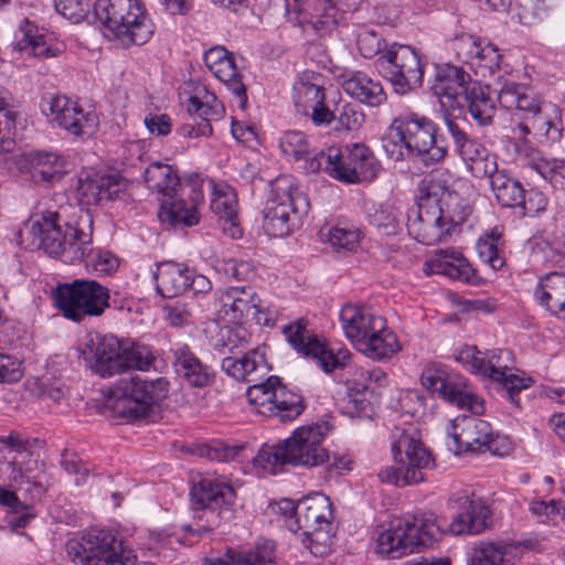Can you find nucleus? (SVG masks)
I'll return each instance as SVG.
<instances>
[{"instance_id": "nucleus-55", "label": "nucleus", "mask_w": 565, "mask_h": 565, "mask_svg": "<svg viewBox=\"0 0 565 565\" xmlns=\"http://www.w3.org/2000/svg\"><path fill=\"white\" fill-rule=\"evenodd\" d=\"M456 360L473 374L482 376L486 372L484 353L480 352L476 345H465L457 353Z\"/></svg>"}, {"instance_id": "nucleus-9", "label": "nucleus", "mask_w": 565, "mask_h": 565, "mask_svg": "<svg viewBox=\"0 0 565 565\" xmlns=\"http://www.w3.org/2000/svg\"><path fill=\"white\" fill-rule=\"evenodd\" d=\"M94 14L103 26L124 42L142 45L153 33V25L139 0H96Z\"/></svg>"}, {"instance_id": "nucleus-16", "label": "nucleus", "mask_w": 565, "mask_h": 565, "mask_svg": "<svg viewBox=\"0 0 565 565\" xmlns=\"http://www.w3.org/2000/svg\"><path fill=\"white\" fill-rule=\"evenodd\" d=\"M191 495L195 505L193 522L183 530L193 535L211 532L220 523L221 513L217 509L231 507L235 501V492L224 480L203 478L192 488Z\"/></svg>"}, {"instance_id": "nucleus-31", "label": "nucleus", "mask_w": 565, "mask_h": 565, "mask_svg": "<svg viewBox=\"0 0 565 565\" xmlns=\"http://www.w3.org/2000/svg\"><path fill=\"white\" fill-rule=\"evenodd\" d=\"M122 184L118 175L94 174L79 178L77 194L84 204L104 205L118 198Z\"/></svg>"}, {"instance_id": "nucleus-10", "label": "nucleus", "mask_w": 565, "mask_h": 565, "mask_svg": "<svg viewBox=\"0 0 565 565\" xmlns=\"http://www.w3.org/2000/svg\"><path fill=\"white\" fill-rule=\"evenodd\" d=\"M86 349L92 355L90 369L100 377H110L131 369L148 370L153 362L149 352L130 347L114 335H92Z\"/></svg>"}, {"instance_id": "nucleus-14", "label": "nucleus", "mask_w": 565, "mask_h": 565, "mask_svg": "<svg viewBox=\"0 0 565 565\" xmlns=\"http://www.w3.org/2000/svg\"><path fill=\"white\" fill-rule=\"evenodd\" d=\"M437 533L438 526L429 518L413 515L398 519L380 533L376 548L382 555L399 558L430 545Z\"/></svg>"}, {"instance_id": "nucleus-30", "label": "nucleus", "mask_w": 565, "mask_h": 565, "mask_svg": "<svg viewBox=\"0 0 565 565\" xmlns=\"http://www.w3.org/2000/svg\"><path fill=\"white\" fill-rule=\"evenodd\" d=\"M222 371L241 382H254L257 375H265L270 370L264 348H254L238 355L225 356L221 363Z\"/></svg>"}, {"instance_id": "nucleus-63", "label": "nucleus", "mask_w": 565, "mask_h": 565, "mask_svg": "<svg viewBox=\"0 0 565 565\" xmlns=\"http://www.w3.org/2000/svg\"><path fill=\"white\" fill-rule=\"evenodd\" d=\"M515 152L518 160L537 171V167L545 161L540 157V152L529 145L525 140H520L515 143Z\"/></svg>"}, {"instance_id": "nucleus-35", "label": "nucleus", "mask_w": 565, "mask_h": 565, "mask_svg": "<svg viewBox=\"0 0 565 565\" xmlns=\"http://www.w3.org/2000/svg\"><path fill=\"white\" fill-rule=\"evenodd\" d=\"M350 171L344 183L355 184L373 180L380 170V164L373 152L363 143H353L343 149Z\"/></svg>"}, {"instance_id": "nucleus-62", "label": "nucleus", "mask_w": 565, "mask_h": 565, "mask_svg": "<svg viewBox=\"0 0 565 565\" xmlns=\"http://www.w3.org/2000/svg\"><path fill=\"white\" fill-rule=\"evenodd\" d=\"M547 200L540 191H530L527 198L524 195V203H521V214L524 216H535L537 213L545 211Z\"/></svg>"}, {"instance_id": "nucleus-1", "label": "nucleus", "mask_w": 565, "mask_h": 565, "mask_svg": "<svg viewBox=\"0 0 565 565\" xmlns=\"http://www.w3.org/2000/svg\"><path fill=\"white\" fill-rule=\"evenodd\" d=\"M447 169L431 170L419 184L417 205L407 215L408 234L417 242L434 245L446 242L471 214L472 207L450 191Z\"/></svg>"}, {"instance_id": "nucleus-36", "label": "nucleus", "mask_w": 565, "mask_h": 565, "mask_svg": "<svg viewBox=\"0 0 565 565\" xmlns=\"http://www.w3.org/2000/svg\"><path fill=\"white\" fill-rule=\"evenodd\" d=\"M465 503H467L465 510L458 513L448 525L449 532L454 535L481 533L489 524V509L480 499L466 498Z\"/></svg>"}, {"instance_id": "nucleus-54", "label": "nucleus", "mask_w": 565, "mask_h": 565, "mask_svg": "<svg viewBox=\"0 0 565 565\" xmlns=\"http://www.w3.org/2000/svg\"><path fill=\"white\" fill-rule=\"evenodd\" d=\"M537 172L554 188L565 190V159L542 161V164L537 167Z\"/></svg>"}, {"instance_id": "nucleus-59", "label": "nucleus", "mask_w": 565, "mask_h": 565, "mask_svg": "<svg viewBox=\"0 0 565 565\" xmlns=\"http://www.w3.org/2000/svg\"><path fill=\"white\" fill-rule=\"evenodd\" d=\"M22 375V362L15 356L0 353V383L18 382Z\"/></svg>"}, {"instance_id": "nucleus-41", "label": "nucleus", "mask_w": 565, "mask_h": 565, "mask_svg": "<svg viewBox=\"0 0 565 565\" xmlns=\"http://www.w3.org/2000/svg\"><path fill=\"white\" fill-rule=\"evenodd\" d=\"M467 103V108L473 120L480 126L492 124L495 105L489 95V86L480 83H471L461 102Z\"/></svg>"}, {"instance_id": "nucleus-22", "label": "nucleus", "mask_w": 565, "mask_h": 565, "mask_svg": "<svg viewBox=\"0 0 565 565\" xmlns=\"http://www.w3.org/2000/svg\"><path fill=\"white\" fill-rule=\"evenodd\" d=\"M514 359L512 352L507 349H495L484 353V369L482 376L495 381L502 386L504 396L520 407L519 393L531 386L532 379L519 376L512 373Z\"/></svg>"}, {"instance_id": "nucleus-21", "label": "nucleus", "mask_w": 565, "mask_h": 565, "mask_svg": "<svg viewBox=\"0 0 565 565\" xmlns=\"http://www.w3.org/2000/svg\"><path fill=\"white\" fill-rule=\"evenodd\" d=\"M475 415L458 416L451 422L447 445L454 452L492 450L494 433L491 425Z\"/></svg>"}, {"instance_id": "nucleus-3", "label": "nucleus", "mask_w": 565, "mask_h": 565, "mask_svg": "<svg viewBox=\"0 0 565 565\" xmlns=\"http://www.w3.org/2000/svg\"><path fill=\"white\" fill-rule=\"evenodd\" d=\"M143 177L148 189L158 195V216L162 223L183 228L200 222L199 206L203 203L204 195L198 175L190 179L189 201L184 198V188L173 166L160 161L152 162L146 168Z\"/></svg>"}, {"instance_id": "nucleus-8", "label": "nucleus", "mask_w": 565, "mask_h": 565, "mask_svg": "<svg viewBox=\"0 0 565 565\" xmlns=\"http://www.w3.org/2000/svg\"><path fill=\"white\" fill-rule=\"evenodd\" d=\"M308 201L291 175H279L270 181L263 210V227L268 235L285 237L295 226V220L308 211Z\"/></svg>"}, {"instance_id": "nucleus-51", "label": "nucleus", "mask_w": 565, "mask_h": 565, "mask_svg": "<svg viewBox=\"0 0 565 565\" xmlns=\"http://www.w3.org/2000/svg\"><path fill=\"white\" fill-rule=\"evenodd\" d=\"M505 545L484 542L475 548L470 565H501L504 561Z\"/></svg>"}, {"instance_id": "nucleus-13", "label": "nucleus", "mask_w": 565, "mask_h": 565, "mask_svg": "<svg viewBox=\"0 0 565 565\" xmlns=\"http://www.w3.org/2000/svg\"><path fill=\"white\" fill-rule=\"evenodd\" d=\"M295 512L297 530L302 531L303 542L315 555L324 554L332 543V504L322 493H312L298 501H287Z\"/></svg>"}, {"instance_id": "nucleus-28", "label": "nucleus", "mask_w": 565, "mask_h": 565, "mask_svg": "<svg viewBox=\"0 0 565 565\" xmlns=\"http://www.w3.org/2000/svg\"><path fill=\"white\" fill-rule=\"evenodd\" d=\"M68 162L64 156L52 151L25 153L20 170L28 173L35 183H52L68 172Z\"/></svg>"}, {"instance_id": "nucleus-42", "label": "nucleus", "mask_w": 565, "mask_h": 565, "mask_svg": "<svg viewBox=\"0 0 565 565\" xmlns=\"http://www.w3.org/2000/svg\"><path fill=\"white\" fill-rule=\"evenodd\" d=\"M13 49L19 52L28 51L36 57H51L56 55V52L46 44L44 36L39 33L38 28L32 25L29 20H23L21 23L15 34Z\"/></svg>"}, {"instance_id": "nucleus-19", "label": "nucleus", "mask_w": 565, "mask_h": 565, "mask_svg": "<svg viewBox=\"0 0 565 565\" xmlns=\"http://www.w3.org/2000/svg\"><path fill=\"white\" fill-rule=\"evenodd\" d=\"M41 108L47 120L73 137L93 132L98 126L94 111H86L77 102L65 95L44 97Z\"/></svg>"}, {"instance_id": "nucleus-38", "label": "nucleus", "mask_w": 565, "mask_h": 565, "mask_svg": "<svg viewBox=\"0 0 565 565\" xmlns=\"http://www.w3.org/2000/svg\"><path fill=\"white\" fill-rule=\"evenodd\" d=\"M534 297L552 313L565 317V274L558 271L546 274L534 289Z\"/></svg>"}, {"instance_id": "nucleus-15", "label": "nucleus", "mask_w": 565, "mask_h": 565, "mask_svg": "<svg viewBox=\"0 0 565 565\" xmlns=\"http://www.w3.org/2000/svg\"><path fill=\"white\" fill-rule=\"evenodd\" d=\"M498 102L505 109H514L521 118L530 120L533 134L546 140L556 141L561 138V129L548 117L546 107H542L534 94L522 84L509 81L503 76L497 79Z\"/></svg>"}, {"instance_id": "nucleus-61", "label": "nucleus", "mask_w": 565, "mask_h": 565, "mask_svg": "<svg viewBox=\"0 0 565 565\" xmlns=\"http://www.w3.org/2000/svg\"><path fill=\"white\" fill-rule=\"evenodd\" d=\"M164 311L167 312V319L174 327H182L191 322L192 312L188 305L182 301L166 305Z\"/></svg>"}, {"instance_id": "nucleus-48", "label": "nucleus", "mask_w": 565, "mask_h": 565, "mask_svg": "<svg viewBox=\"0 0 565 565\" xmlns=\"http://www.w3.org/2000/svg\"><path fill=\"white\" fill-rule=\"evenodd\" d=\"M501 234L492 231L477 242V250L480 259L493 270L501 269L504 265L501 248Z\"/></svg>"}, {"instance_id": "nucleus-33", "label": "nucleus", "mask_w": 565, "mask_h": 565, "mask_svg": "<svg viewBox=\"0 0 565 565\" xmlns=\"http://www.w3.org/2000/svg\"><path fill=\"white\" fill-rule=\"evenodd\" d=\"M424 266L427 275L439 274L466 281L470 279L473 271L462 253L455 248L435 250L434 256L426 260Z\"/></svg>"}, {"instance_id": "nucleus-26", "label": "nucleus", "mask_w": 565, "mask_h": 565, "mask_svg": "<svg viewBox=\"0 0 565 565\" xmlns=\"http://www.w3.org/2000/svg\"><path fill=\"white\" fill-rule=\"evenodd\" d=\"M470 76L462 68L446 64L436 70L431 92L441 108L455 109L462 106L461 99L470 87Z\"/></svg>"}, {"instance_id": "nucleus-32", "label": "nucleus", "mask_w": 565, "mask_h": 565, "mask_svg": "<svg viewBox=\"0 0 565 565\" xmlns=\"http://www.w3.org/2000/svg\"><path fill=\"white\" fill-rule=\"evenodd\" d=\"M343 90L365 105L376 107L386 100L382 84L361 71H345L340 75Z\"/></svg>"}, {"instance_id": "nucleus-57", "label": "nucleus", "mask_w": 565, "mask_h": 565, "mask_svg": "<svg viewBox=\"0 0 565 565\" xmlns=\"http://www.w3.org/2000/svg\"><path fill=\"white\" fill-rule=\"evenodd\" d=\"M519 17L524 24H534L546 15L544 0H518Z\"/></svg>"}, {"instance_id": "nucleus-11", "label": "nucleus", "mask_w": 565, "mask_h": 565, "mask_svg": "<svg viewBox=\"0 0 565 565\" xmlns=\"http://www.w3.org/2000/svg\"><path fill=\"white\" fill-rule=\"evenodd\" d=\"M394 465L380 470L382 482L396 487L417 484L425 480V471L434 467V459L414 434L401 431L392 443Z\"/></svg>"}, {"instance_id": "nucleus-56", "label": "nucleus", "mask_w": 565, "mask_h": 565, "mask_svg": "<svg viewBox=\"0 0 565 565\" xmlns=\"http://www.w3.org/2000/svg\"><path fill=\"white\" fill-rule=\"evenodd\" d=\"M356 46L363 57L372 58L382 52V40L373 30L361 29L356 34Z\"/></svg>"}, {"instance_id": "nucleus-20", "label": "nucleus", "mask_w": 565, "mask_h": 565, "mask_svg": "<svg viewBox=\"0 0 565 565\" xmlns=\"http://www.w3.org/2000/svg\"><path fill=\"white\" fill-rule=\"evenodd\" d=\"M282 332L288 343L298 353L311 358L327 373L345 366V361L350 358L348 351L340 350L335 354L317 337L311 335L303 319H298L285 326Z\"/></svg>"}, {"instance_id": "nucleus-50", "label": "nucleus", "mask_w": 565, "mask_h": 565, "mask_svg": "<svg viewBox=\"0 0 565 565\" xmlns=\"http://www.w3.org/2000/svg\"><path fill=\"white\" fill-rule=\"evenodd\" d=\"M403 212L393 204L380 205L372 215V224L382 230L385 235H395L401 230Z\"/></svg>"}, {"instance_id": "nucleus-58", "label": "nucleus", "mask_w": 565, "mask_h": 565, "mask_svg": "<svg viewBox=\"0 0 565 565\" xmlns=\"http://www.w3.org/2000/svg\"><path fill=\"white\" fill-rule=\"evenodd\" d=\"M335 119L340 128L345 130H356L364 122V114L352 104H344L338 109Z\"/></svg>"}, {"instance_id": "nucleus-12", "label": "nucleus", "mask_w": 565, "mask_h": 565, "mask_svg": "<svg viewBox=\"0 0 565 565\" xmlns=\"http://www.w3.org/2000/svg\"><path fill=\"white\" fill-rule=\"evenodd\" d=\"M53 300L63 316L75 322H82L86 317H99L111 307L108 288L93 279L58 285Z\"/></svg>"}, {"instance_id": "nucleus-43", "label": "nucleus", "mask_w": 565, "mask_h": 565, "mask_svg": "<svg viewBox=\"0 0 565 565\" xmlns=\"http://www.w3.org/2000/svg\"><path fill=\"white\" fill-rule=\"evenodd\" d=\"M280 384V379L276 375L268 376L264 382L250 385L246 391V397L255 411L263 416H274L275 387Z\"/></svg>"}, {"instance_id": "nucleus-34", "label": "nucleus", "mask_w": 565, "mask_h": 565, "mask_svg": "<svg viewBox=\"0 0 565 565\" xmlns=\"http://www.w3.org/2000/svg\"><path fill=\"white\" fill-rule=\"evenodd\" d=\"M211 210L223 221V231L232 238L242 236V230L236 222L237 216V199L232 186L225 183L215 184L213 186L211 198Z\"/></svg>"}, {"instance_id": "nucleus-29", "label": "nucleus", "mask_w": 565, "mask_h": 565, "mask_svg": "<svg viewBox=\"0 0 565 565\" xmlns=\"http://www.w3.org/2000/svg\"><path fill=\"white\" fill-rule=\"evenodd\" d=\"M171 351L175 373L190 386L205 387L213 383L214 371L204 364L188 344L178 343Z\"/></svg>"}, {"instance_id": "nucleus-24", "label": "nucleus", "mask_w": 565, "mask_h": 565, "mask_svg": "<svg viewBox=\"0 0 565 565\" xmlns=\"http://www.w3.org/2000/svg\"><path fill=\"white\" fill-rule=\"evenodd\" d=\"M220 301L231 322L241 323L250 318L257 324L268 326V319L259 306L260 299L253 287H230L221 295Z\"/></svg>"}, {"instance_id": "nucleus-44", "label": "nucleus", "mask_w": 565, "mask_h": 565, "mask_svg": "<svg viewBox=\"0 0 565 565\" xmlns=\"http://www.w3.org/2000/svg\"><path fill=\"white\" fill-rule=\"evenodd\" d=\"M321 76L312 74L302 76L295 85V105L307 114L309 108L324 102L326 94L322 87Z\"/></svg>"}, {"instance_id": "nucleus-52", "label": "nucleus", "mask_w": 565, "mask_h": 565, "mask_svg": "<svg viewBox=\"0 0 565 565\" xmlns=\"http://www.w3.org/2000/svg\"><path fill=\"white\" fill-rule=\"evenodd\" d=\"M484 41L471 34H461L454 40L452 49L458 58L463 63L472 65V62L481 54Z\"/></svg>"}, {"instance_id": "nucleus-64", "label": "nucleus", "mask_w": 565, "mask_h": 565, "mask_svg": "<svg viewBox=\"0 0 565 565\" xmlns=\"http://www.w3.org/2000/svg\"><path fill=\"white\" fill-rule=\"evenodd\" d=\"M224 271L227 276H231L237 280H248L253 275L254 270L249 263L244 260L228 259L224 263Z\"/></svg>"}, {"instance_id": "nucleus-18", "label": "nucleus", "mask_w": 565, "mask_h": 565, "mask_svg": "<svg viewBox=\"0 0 565 565\" xmlns=\"http://www.w3.org/2000/svg\"><path fill=\"white\" fill-rule=\"evenodd\" d=\"M420 382L427 391L461 409H468L471 414L483 413V401L468 390L462 376L450 372L443 363H427L422 371Z\"/></svg>"}, {"instance_id": "nucleus-17", "label": "nucleus", "mask_w": 565, "mask_h": 565, "mask_svg": "<svg viewBox=\"0 0 565 565\" xmlns=\"http://www.w3.org/2000/svg\"><path fill=\"white\" fill-rule=\"evenodd\" d=\"M375 65L397 94H407L423 83L424 68L420 57L409 45L393 43L379 56Z\"/></svg>"}, {"instance_id": "nucleus-23", "label": "nucleus", "mask_w": 565, "mask_h": 565, "mask_svg": "<svg viewBox=\"0 0 565 565\" xmlns=\"http://www.w3.org/2000/svg\"><path fill=\"white\" fill-rule=\"evenodd\" d=\"M446 126L456 151L473 177L487 178L495 172L498 168L495 157L482 143L470 138L456 121L449 118H446Z\"/></svg>"}, {"instance_id": "nucleus-46", "label": "nucleus", "mask_w": 565, "mask_h": 565, "mask_svg": "<svg viewBox=\"0 0 565 565\" xmlns=\"http://www.w3.org/2000/svg\"><path fill=\"white\" fill-rule=\"evenodd\" d=\"M274 404L277 406L274 416L281 419H294L305 409L302 396L291 390H288L281 382L275 387Z\"/></svg>"}, {"instance_id": "nucleus-45", "label": "nucleus", "mask_w": 565, "mask_h": 565, "mask_svg": "<svg viewBox=\"0 0 565 565\" xmlns=\"http://www.w3.org/2000/svg\"><path fill=\"white\" fill-rule=\"evenodd\" d=\"M279 147L285 156L294 159L295 161H302V167L307 160L315 156V150L308 137L299 130H290L285 132L280 140Z\"/></svg>"}, {"instance_id": "nucleus-7", "label": "nucleus", "mask_w": 565, "mask_h": 565, "mask_svg": "<svg viewBox=\"0 0 565 565\" xmlns=\"http://www.w3.org/2000/svg\"><path fill=\"white\" fill-rule=\"evenodd\" d=\"M169 382L163 377L145 380L138 375L121 377L105 394V405L114 417L129 422L149 415L153 404L162 401L168 393Z\"/></svg>"}, {"instance_id": "nucleus-60", "label": "nucleus", "mask_w": 565, "mask_h": 565, "mask_svg": "<svg viewBox=\"0 0 565 565\" xmlns=\"http://www.w3.org/2000/svg\"><path fill=\"white\" fill-rule=\"evenodd\" d=\"M86 6L81 0H55L56 11L73 23H78L85 18Z\"/></svg>"}, {"instance_id": "nucleus-53", "label": "nucleus", "mask_w": 565, "mask_h": 565, "mask_svg": "<svg viewBox=\"0 0 565 565\" xmlns=\"http://www.w3.org/2000/svg\"><path fill=\"white\" fill-rule=\"evenodd\" d=\"M238 565H276L274 542L266 540L256 544L239 558Z\"/></svg>"}, {"instance_id": "nucleus-40", "label": "nucleus", "mask_w": 565, "mask_h": 565, "mask_svg": "<svg viewBox=\"0 0 565 565\" xmlns=\"http://www.w3.org/2000/svg\"><path fill=\"white\" fill-rule=\"evenodd\" d=\"M491 190L498 201L503 207H518L524 203V189L522 184L509 177L505 170L495 169V172L487 177Z\"/></svg>"}, {"instance_id": "nucleus-49", "label": "nucleus", "mask_w": 565, "mask_h": 565, "mask_svg": "<svg viewBox=\"0 0 565 565\" xmlns=\"http://www.w3.org/2000/svg\"><path fill=\"white\" fill-rule=\"evenodd\" d=\"M328 239L338 252H355L360 245L361 231L353 225L338 224L330 228Z\"/></svg>"}, {"instance_id": "nucleus-25", "label": "nucleus", "mask_w": 565, "mask_h": 565, "mask_svg": "<svg viewBox=\"0 0 565 565\" xmlns=\"http://www.w3.org/2000/svg\"><path fill=\"white\" fill-rule=\"evenodd\" d=\"M192 94L189 97V114L201 119L196 126L184 125L182 127L183 135L189 137H207L212 134L211 120L220 118L223 114V105L216 96L209 92L204 85H192Z\"/></svg>"}, {"instance_id": "nucleus-2", "label": "nucleus", "mask_w": 565, "mask_h": 565, "mask_svg": "<svg viewBox=\"0 0 565 565\" xmlns=\"http://www.w3.org/2000/svg\"><path fill=\"white\" fill-rule=\"evenodd\" d=\"M20 245L29 250L43 249L51 256H61L64 263L86 258V266L99 276L110 275L119 260L111 252L93 250L92 234L68 223H62L57 213L36 214L28 220L18 233Z\"/></svg>"}, {"instance_id": "nucleus-39", "label": "nucleus", "mask_w": 565, "mask_h": 565, "mask_svg": "<svg viewBox=\"0 0 565 565\" xmlns=\"http://www.w3.org/2000/svg\"><path fill=\"white\" fill-rule=\"evenodd\" d=\"M348 169H350V167L343 149L334 147L326 151H318L310 160H307L303 166V170L307 173H315L322 170L331 178L343 183L345 175L350 172Z\"/></svg>"}, {"instance_id": "nucleus-4", "label": "nucleus", "mask_w": 565, "mask_h": 565, "mask_svg": "<svg viewBox=\"0 0 565 565\" xmlns=\"http://www.w3.org/2000/svg\"><path fill=\"white\" fill-rule=\"evenodd\" d=\"M329 431L330 426L327 423L301 426L287 439L276 445H264L254 457L253 465L268 475H276L285 465L303 468L320 467L330 458L329 451L323 446Z\"/></svg>"}, {"instance_id": "nucleus-47", "label": "nucleus", "mask_w": 565, "mask_h": 565, "mask_svg": "<svg viewBox=\"0 0 565 565\" xmlns=\"http://www.w3.org/2000/svg\"><path fill=\"white\" fill-rule=\"evenodd\" d=\"M481 54H478V57L472 62V67L476 68V73L480 74L481 76H493V85H494V92L498 94V86L495 79L499 76H503L504 78L511 81L509 77L505 76V74H501V67H500V61L501 55L498 52V49L490 43H486L482 46V50L480 52Z\"/></svg>"}, {"instance_id": "nucleus-37", "label": "nucleus", "mask_w": 565, "mask_h": 565, "mask_svg": "<svg viewBox=\"0 0 565 565\" xmlns=\"http://www.w3.org/2000/svg\"><path fill=\"white\" fill-rule=\"evenodd\" d=\"M154 279L157 291L164 298H173L188 290L191 270L182 264L167 262L158 266Z\"/></svg>"}, {"instance_id": "nucleus-6", "label": "nucleus", "mask_w": 565, "mask_h": 565, "mask_svg": "<svg viewBox=\"0 0 565 565\" xmlns=\"http://www.w3.org/2000/svg\"><path fill=\"white\" fill-rule=\"evenodd\" d=\"M340 321L355 349L373 361L390 359L401 350L386 320L371 308L348 303L340 310Z\"/></svg>"}, {"instance_id": "nucleus-27", "label": "nucleus", "mask_w": 565, "mask_h": 565, "mask_svg": "<svg viewBox=\"0 0 565 565\" xmlns=\"http://www.w3.org/2000/svg\"><path fill=\"white\" fill-rule=\"evenodd\" d=\"M204 62L213 75L234 94L238 107L244 109L247 104L246 87L238 74L233 54L224 46H214L205 52Z\"/></svg>"}, {"instance_id": "nucleus-5", "label": "nucleus", "mask_w": 565, "mask_h": 565, "mask_svg": "<svg viewBox=\"0 0 565 565\" xmlns=\"http://www.w3.org/2000/svg\"><path fill=\"white\" fill-rule=\"evenodd\" d=\"M436 124L417 113L406 111L396 116L382 139L383 149L394 161L405 156L423 157L424 161L439 162L447 148L437 139Z\"/></svg>"}]
</instances>
